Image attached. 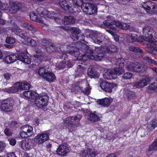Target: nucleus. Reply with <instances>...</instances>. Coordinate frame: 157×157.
Segmentation results:
<instances>
[{"instance_id": "f257e3e1", "label": "nucleus", "mask_w": 157, "mask_h": 157, "mask_svg": "<svg viewBox=\"0 0 157 157\" xmlns=\"http://www.w3.org/2000/svg\"><path fill=\"white\" fill-rule=\"evenodd\" d=\"M81 51L86 53L85 56H83V59L86 56L90 59L98 61L101 60L104 56V53L110 52H115L117 50L116 47L114 45H112L109 47L107 46H103L101 48L99 47H95L93 46H88L86 44L82 45Z\"/></svg>"}, {"instance_id": "f03ea898", "label": "nucleus", "mask_w": 157, "mask_h": 157, "mask_svg": "<svg viewBox=\"0 0 157 157\" xmlns=\"http://www.w3.org/2000/svg\"><path fill=\"white\" fill-rule=\"evenodd\" d=\"M113 19L112 16H108L107 17V20L103 22V24L105 26L109 28V29L106 30L110 34H113L114 33H117L118 31L117 27L123 30H126L129 28L132 31L135 30V26L131 27L129 24L121 22L119 21H115Z\"/></svg>"}, {"instance_id": "7ed1b4c3", "label": "nucleus", "mask_w": 157, "mask_h": 157, "mask_svg": "<svg viewBox=\"0 0 157 157\" xmlns=\"http://www.w3.org/2000/svg\"><path fill=\"white\" fill-rule=\"evenodd\" d=\"M82 117L81 115L78 114L75 116L68 117L64 119V122L68 124V128L70 132H72L75 127L78 126Z\"/></svg>"}, {"instance_id": "20e7f679", "label": "nucleus", "mask_w": 157, "mask_h": 157, "mask_svg": "<svg viewBox=\"0 0 157 157\" xmlns=\"http://www.w3.org/2000/svg\"><path fill=\"white\" fill-rule=\"evenodd\" d=\"M46 67H40V75L46 81L53 82L56 79L55 75L52 72H47L46 70Z\"/></svg>"}, {"instance_id": "39448f33", "label": "nucleus", "mask_w": 157, "mask_h": 157, "mask_svg": "<svg viewBox=\"0 0 157 157\" xmlns=\"http://www.w3.org/2000/svg\"><path fill=\"white\" fill-rule=\"evenodd\" d=\"M14 104V101L13 99H5L1 101L0 108L2 110L5 112H10L12 110Z\"/></svg>"}, {"instance_id": "423d86ee", "label": "nucleus", "mask_w": 157, "mask_h": 157, "mask_svg": "<svg viewBox=\"0 0 157 157\" xmlns=\"http://www.w3.org/2000/svg\"><path fill=\"white\" fill-rule=\"evenodd\" d=\"M81 8L84 12L89 15H93L97 13V7L90 3H83L81 5Z\"/></svg>"}, {"instance_id": "0eeeda50", "label": "nucleus", "mask_w": 157, "mask_h": 157, "mask_svg": "<svg viewBox=\"0 0 157 157\" xmlns=\"http://www.w3.org/2000/svg\"><path fill=\"white\" fill-rule=\"evenodd\" d=\"M90 37L95 43L99 45L104 44L105 41H107L105 36L101 33H93L90 35Z\"/></svg>"}, {"instance_id": "6e6552de", "label": "nucleus", "mask_w": 157, "mask_h": 157, "mask_svg": "<svg viewBox=\"0 0 157 157\" xmlns=\"http://www.w3.org/2000/svg\"><path fill=\"white\" fill-rule=\"evenodd\" d=\"M23 95L27 98L34 100L35 104L38 107H39V94L34 91H26Z\"/></svg>"}, {"instance_id": "1a4fd4ad", "label": "nucleus", "mask_w": 157, "mask_h": 157, "mask_svg": "<svg viewBox=\"0 0 157 157\" xmlns=\"http://www.w3.org/2000/svg\"><path fill=\"white\" fill-rule=\"evenodd\" d=\"M142 6L145 11L150 14L152 13L157 9V6L150 1L143 2L142 3Z\"/></svg>"}, {"instance_id": "9d476101", "label": "nucleus", "mask_w": 157, "mask_h": 157, "mask_svg": "<svg viewBox=\"0 0 157 157\" xmlns=\"http://www.w3.org/2000/svg\"><path fill=\"white\" fill-rule=\"evenodd\" d=\"M129 84H127L125 88L121 90V92L123 94V97L128 100H132L136 98L135 92L128 89V86Z\"/></svg>"}, {"instance_id": "9b49d317", "label": "nucleus", "mask_w": 157, "mask_h": 157, "mask_svg": "<svg viewBox=\"0 0 157 157\" xmlns=\"http://www.w3.org/2000/svg\"><path fill=\"white\" fill-rule=\"evenodd\" d=\"M147 41L150 43L146 48L147 52L153 55H157V48H156V44L154 42V41L150 38Z\"/></svg>"}, {"instance_id": "f8f14e48", "label": "nucleus", "mask_w": 157, "mask_h": 157, "mask_svg": "<svg viewBox=\"0 0 157 157\" xmlns=\"http://www.w3.org/2000/svg\"><path fill=\"white\" fill-rule=\"evenodd\" d=\"M22 148L25 150H28L31 149L33 145H36L34 144L33 140L31 139H27L23 140L20 142Z\"/></svg>"}, {"instance_id": "ddd939ff", "label": "nucleus", "mask_w": 157, "mask_h": 157, "mask_svg": "<svg viewBox=\"0 0 157 157\" xmlns=\"http://www.w3.org/2000/svg\"><path fill=\"white\" fill-rule=\"evenodd\" d=\"M69 151L70 150L67 144L59 145L56 150V152L58 155L63 156H66Z\"/></svg>"}, {"instance_id": "4468645a", "label": "nucleus", "mask_w": 157, "mask_h": 157, "mask_svg": "<svg viewBox=\"0 0 157 157\" xmlns=\"http://www.w3.org/2000/svg\"><path fill=\"white\" fill-rule=\"evenodd\" d=\"M100 86L103 90L108 92H111L113 88L116 87L117 85L114 83H109L107 82H102L101 83Z\"/></svg>"}, {"instance_id": "2eb2a0df", "label": "nucleus", "mask_w": 157, "mask_h": 157, "mask_svg": "<svg viewBox=\"0 0 157 157\" xmlns=\"http://www.w3.org/2000/svg\"><path fill=\"white\" fill-rule=\"evenodd\" d=\"M70 30L71 33V38L74 40H78L81 35L79 29L78 28H71Z\"/></svg>"}, {"instance_id": "dca6fc26", "label": "nucleus", "mask_w": 157, "mask_h": 157, "mask_svg": "<svg viewBox=\"0 0 157 157\" xmlns=\"http://www.w3.org/2000/svg\"><path fill=\"white\" fill-rule=\"evenodd\" d=\"M97 153L92 149H86L83 150L80 155V157H94Z\"/></svg>"}, {"instance_id": "f3484780", "label": "nucleus", "mask_w": 157, "mask_h": 157, "mask_svg": "<svg viewBox=\"0 0 157 157\" xmlns=\"http://www.w3.org/2000/svg\"><path fill=\"white\" fill-rule=\"evenodd\" d=\"M78 86L81 90H86V94L87 95L89 94V90H88L89 84L87 80L84 79L78 82Z\"/></svg>"}, {"instance_id": "a211bd4d", "label": "nucleus", "mask_w": 157, "mask_h": 157, "mask_svg": "<svg viewBox=\"0 0 157 157\" xmlns=\"http://www.w3.org/2000/svg\"><path fill=\"white\" fill-rule=\"evenodd\" d=\"M151 80V78L149 76H146L145 78L136 82L135 85L137 88L143 87L147 85Z\"/></svg>"}, {"instance_id": "6ab92c4d", "label": "nucleus", "mask_w": 157, "mask_h": 157, "mask_svg": "<svg viewBox=\"0 0 157 157\" xmlns=\"http://www.w3.org/2000/svg\"><path fill=\"white\" fill-rule=\"evenodd\" d=\"M24 4L22 3H16L12 6L9 10L10 13L13 14L17 13V11L24 7Z\"/></svg>"}, {"instance_id": "aec40b11", "label": "nucleus", "mask_w": 157, "mask_h": 157, "mask_svg": "<svg viewBox=\"0 0 157 157\" xmlns=\"http://www.w3.org/2000/svg\"><path fill=\"white\" fill-rule=\"evenodd\" d=\"M103 76L105 78L107 79H115L117 77V76L114 74L113 70L110 69L107 70L103 74Z\"/></svg>"}, {"instance_id": "412c9836", "label": "nucleus", "mask_w": 157, "mask_h": 157, "mask_svg": "<svg viewBox=\"0 0 157 157\" xmlns=\"http://www.w3.org/2000/svg\"><path fill=\"white\" fill-rule=\"evenodd\" d=\"M143 32L144 35L145 36H148V40L151 38L153 34L154 33V31L153 28L150 26H147L144 27L143 28Z\"/></svg>"}, {"instance_id": "4be33fe9", "label": "nucleus", "mask_w": 157, "mask_h": 157, "mask_svg": "<svg viewBox=\"0 0 157 157\" xmlns=\"http://www.w3.org/2000/svg\"><path fill=\"white\" fill-rule=\"evenodd\" d=\"M42 9H43L42 10L40 9V10L42 11L41 13V15H42L45 18L47 17L48 18H52L56 16L55 12H49L46 10L44 9L43 8H42Z\"/></svg>"}, {"instance_id": "5701e85b", "label": "nucleus", "mask_w": 157, "mask_h": 157, "mask_svg": "<svg viewBox=\"0 0 157 157\" xmlns=\"http://www.w3.org/2000/svg\"><path fill=\"white\" fill-rule=\"evenodd\" d=\"M135 66L134 69V72H140L141 71L146 70L147 66L138 62H135Z\"/></svg>"}, {"instance_id": "b1692460", "label": "nucleus", "mask_w": 157, "mask_h": 157, "mask_svg": "<svg viewBox=\"0 0 157 157\" xmlns=\"http://www.w3.org/2000/svg\"><path fill=\"white\" fill-rule=\"evenodd\" d=\"M48 99V95L45 93L44 96L42 95L41 97L40 96V106L41 105L42 108H44L47 106Z\"/></svg>"}, {"instance_id": "393cba45", "label": "nucleus", "mask_w": 157, "mask_h": 157, "mask_svg": "<svg viewBox=\"0 0 157 157\" xmlns=\"http://www.w3.org/2000/svg\"><path fill=\"white\" fill-rule=\"evenodd\" d=\"M157 150V139L153 142V143L149 145L148 150L147 152L148 155H151L154 151Z\"/></svg>"}, {"instance_id": "a878e982", "label": "nucleus", "mask_w": 157, "mask_h": 157, "mask_svg": "<svg viewBox=\"0 0 157 157\" xmlns=\"http://www.w3.org/2000/svg\"><path fill=\"white\" fill-rule=\"evenodd\" d=\"M113 100L108 98H106L99 100L98 103L100 105L107 106L109 105L112 102Z\"/></svg>"}, {"instance_id": "bb28decb", "label": "nucleus", "mask_w": 157, "mask_h": 157, "mask_svg": "<svg viewBox=\"0 0 157 157\" xmlns=\"http://www.w3.org/2000/svg\"><path fill=\"white\" fill-rule=\"evenodd\" d=\"M88 75L91 78H98L99 75L95 70L92 67H90L87 71Z\"/></svg>"}, {"instance_id": "cd10ccee", "label": "nucleus", "mask_w": 157, "mask_h": 157, "mask_svg": "<svg viewBox=\"0 0 157 157\" xmlns=\"http://www.w3.org/2000/svg\"><path fill=\"white\" fill-rule=\"evenodd\" d=\"M21 129L29 133V134L31 136L33 133V128L30 125H26L22 126L21 127Z\"/></svg>"}, {"instance_id": "c85d7f7f", "label": "nucleus", "mask_w": 157, "mask_h": 157, "mask_svg": "<svg viewBox=\"0 0 157 157\" xmlns=\"http://www.w3.org/2000/svg\"><path fill=\"white\" fill-rule=\"evenodd\" d=\"M150 131L148 130L147 126L145 125L139 128L138 132L141 137H143L147 135L148 132Z\"/></svg>"}, {"instance_id": "c756f323", "label": "nucleus", "mask_w": 157, "mask_h": 157, "mask_svg": "<svg viewBox=\"0 0 157 157\" xmlns=\"http://www.w3.org/2000/svg\"><path fill=\"white\" fill-rule=\"evenodd\" d=\"M146 125L148 130H152L157 127V120L156 119H153L150 122L149 124Z\"/></svg>"}, {"instance_id": "7c9ffc66", "label": "nucleus", "mask_w": 157, "mask_h": 157, "mask_svg": "<svg viewBox=\"0 0 157 157\" xmlns=\"http://www.w3.org/2000/svg\"><path fill=\"white\" fill-rule=\"evenodd\" d=\"M16 41V39L13 37H8L6 40V43L8 44L5 45V46L9 48H12L13 46V44H14Z\"/></svg>"}, {"instance_id": "2f4dec72", "label": "nucleus", "mask_w": 157, "mask_h": 157, "mask_svg": "<svg viewBox=\"0 0 157 157\" xmlns=\"http://www.w3.org/2000/svg\"><path fill=\"white\" fill-rule=\"evenodd\" d=\"M59 4L62 8L65 11H70L71 7L67 2L66 0H63L60 1Z\"/></svg>"}, {"instance_id": "473e14b6", "label": "nucleus", "mask_w": 157, "mask_h": 157, "mask_svg": "<svg viewBox=\"0 0 157 157\" xmlns=\"http://www.w3.org/2000/svg\"><path fill=\"white\" fill-rule=\"evenodd\" d=\"M63 24L66 25L73 24L75 23V19L71 16L65 17L63 20Z\"/></svg>"}, {"instance_id": "72a5a7b5", "label": "nucleus", "mask_w": 157, "mask_h": 157, "mask_svg": "<svg viewBox=\"0 0 157 157\" xmlns=\"http://www.w3.org/2000/svg\"><path fill=\"white\" fill-rule=\"evenodd\" d=\"M119 132V131L118 132L117 130L115 134H114L111 132L108 133L106 136V139L109 140H113L116 137H119L121 136H119L118 134Z\"/></svg>"}, {"instance_id": "f704fd0d", "label": "nucleus", "mask_w": 157, "mask_h": 157, "mask_svg": "<svg viewBox=\"0 0 157 157\" xmlns=\"http://www.w3.org/2000/svg\"><path fill=\"white\" fill-rule=\"evenodd\" d=\"M6 59L9 63H12L17 60L18 58H17L16 54H15L9 55L6 57Z\"/></svg>"}, {"instance_id": "c9c22d12", "label": "nucleus", "mask_w": 157, "mask_h": 157, "mask_svg": "<svg viewBox=\"0 0 157 157\" xmlns=\"http://www.w3.org/2000/svg\"><path fill=\"white\" fill-rule=\"evenodd\" d=\"M100 119L99 117L94 113H90L88 117L89 121L93 122L98 121Z\"/></svg>"}, {"instance_id": "e433bc0d", "label": "nucleus", "mask_w": 157, "mask_h": 157, "mask_svg": "<svg viewBox=\"0 0 157 157\" xmlns=\"http://www.w3.org/2000/svg\"><path fill=\"white\" fill-rule=\"evenodd\" d=\"M49 139L48 133L46 132H44L41 134H40V144L43 143L47 141Z\"/></svg>"}, {"instance_id": "4c0bfd02", "label": "nucleus", "mask_w": 157, "mask_h": 157, "mask_svg": "<svg viewBox=\"0 0 157 157\" xmlns=\"http://www.w3.org/2000/svg\"><path fill=\"white\" fill-rule=\"evenodd\" d=\"M23 26L28 29L32 31L33 32H36L37 29L36 27L33 26L27 22H24L23 23Z\"/></svg>"}, {"instance_id": "58836bf2", "label": "nucleus", "mask_w": 157, "mask_h": 157, "mask_svg": "<svg viewBox=\"0 0 157 157\" xmlns=\"http://www.w3.org/2000/svg\"><path fill=\"white\" fill-rule=\"evenodd\" d=\"M20 91L24 90H29L31 87V85L29 84L26 82H20Z\"/></svg>"}, {"instance_id": "ea45409f", "label": "nucleus", "mask_w": 157, "mask_h": 157, "mask_svg": "<svg viewBox=\"0 0 157 157\" xmlns=\"http://www.w3.org/2000/svg\"><path fill=\"white\" fill-rule=\"evenodd\" d=\"M12 31L13 32L17 35L21 36L23 35V31L18 27H13L12 28Z\"/></svg>"}, {"instance_id": "a19ab883", "label": "nucleus", "mask_w": 157, "mask_h": 157, "mask_svg": "<svg viewBox=\"0 0 157 157\" xmlns=\"http://www.w3.org/2000/svg\"><path fill=\"white\" fill-rule=\"evenodd\" d=\"M127 65L126 66V68L128 70L134 71V69L135 66V63H131L129 61H128L126 63Z\"/></svg>"}, {"instance_id": "79ce46f5", "label": "nucleus", "mask_w": 157, "mask_h": 157, "mask_svg": "<svg viewBox=\"0 0 157 157\" xmlns=\"http://www.w3.org/2000/svg\"><path fill=\"white\" fill-rule=\"evenodd\" d=\"M129 50L132 52H135L140 53L142 54L143 52L142 50L140 48L135 46H132L129 47Z\"/></svg>"}, {"instance_id": "37998d69", "label": "nucleus", "mask_w": 157, "mask_h": 157, "mask_svg": "<svg viewBox=\"0 0 157 157\" xmlns=\"http://www.w3.org/2000/svg\"><path fill=\"white\" fill-rule=\"evenodd\" d=\"M46 50L49 52H56L57 50V48L54 46L51 43V45L48 44L46 47Z\"/></svg>"}, {"instance_id": "c03bdc74", "label": "nucleus", "mask_w": 157, "mask_h": 157, "mask_svg": "<svg viewBox=\"0 0 157 157\" xmlns=\"http://www.w3.org/2000/svg\"><path fill=\"white\" fill-rule=\"evenodd\" d=\"M120 67L115 68L113 70L114 74L117 76L122 74L124 72V69L121 67Z\"/></svg>"}, {"instance_id": "a18cd8bd", "label": "nucleus", "mask_w": 157, "mask_h": 157, "mask_svg": "<svg viewBox=\"0 0 157 157\" xmlns=\"http://www.w3.org/2000/svg\"><path fill=\"white\" fill-rule=\"evenodd\" d=\"M84 68L81 65H79L76 72L75 75L77 76H81L82 74L84 72Z\"/></svg>"}, {"instance_id": "49530a36", "label": "nucleus", "mask_w": 157, "mask_h": 157, "mask_svg": "<svg viewBox=\"0 0 157 157\" xmlns=\"http://www.w3.org/2000/svg\"><path fill=\"white\" fill-rule=\"evenodd\" d=\"M30 19L32 20L37 22H39V19L37 15L34 13H31L30 15Z\"/></svg>"}, {"instance_id": "de8ad7c7", "label": "nucleus", "mask_w": 157, "mask_h": 157, "mask_svg": "<svg viewBox=\"0 0 157 157\" xmlns=\"http://www.w3.org/2000/svg\"><path fill=\"white\" fill-rule=\"evenodd\" d=\"M132 74L129 72H126L124 73L122 77L123 78L125 79H130L132 76Z\"/></svg>"}, {"instance_id": "09e8293b", "label": "nucleus", "mask_w": 157, "mask_h": 157, "mask_svg": "<svg viewBox=\"0 0 157 157\" xmlns=\"http://www.w3.org/2000/svg\"><path fill=\"white\" fill-rule=\"evenodd\" d=\"M20 136L22 138H27L31 136L29 134V133H27L21 130V131L20 132Z\"/></svg>"}, {"instance_id": "8fccbe9b", "label": "nucleus", "mask_w": 157, "mask_h": 157, "mask_svg": "<svg viewBox=\"0 0 157 157\" xmlns=\"http://www.w3.org/2000/svg\"><path fill=\"white\" fill-rule=\"evenodd\" d=\"M20 82H18L15 83L13 86H12L14 92H17L19 91H20Z\"/></svg>"}, {"instance_id": "3c124183", "label": "nucleus", "mask_w": 157, "mask_h": 157, "mask_svg": "<svg viewBox=\"0 0 157 157\" xmlns=\"http://www.w3.org/2000/svg\"><path fill=\"white\" fill-rule=\"evenodd\" d=\"M16 55L17 58H18V60L21 61L25 54L22 52H19L16 53Z\"/></svg>"}, {"instance_id": "603ef678", "label": "nucleus", "mask_w": 157, "mask_h": 157, "mask_svg": "<svg viewBox=\"0 0 157 157\" xmlns=\"http://www.w3.org/2000/svg\"><path fill=\"white\" fill-rule=\"evenodd\" d=\"M21 61L27 64H29L31 63L30 58L28 56L25 55L23 57V59H22Z\"/></svg>"}, {"instance_id": "864d4df0", "label": "nucleus", "mask_w": 157, "mask_h": 157, "mask_svg": "<svg viewBox=\"0 0 157 157\" xmlns=\"http://www.w3.org/2000/svg\"><path fill=\"white\" fill-rule=\"evenodd\" d=\"M148 88L150 90H155L157 89V83L155 82L152 83L148 86Z\"/></svg>"}, {"instance_id": "5fc2aeb1", "label": "nucleus", "mask_w": 157, "mask_h": 157, "mask_svg": "<svg viewBox=\"0 0 157 157\" xmlns=\"http://www.w3.org/2000/svg\"><path fill=\"white\" fill-rule=\"evenodd\" d=\"M117 62L120 67L124 66V61L123 58H120L117 59Z\"/></svg>"}, {"instance_id": "6e6d98bb", "label": "nucleus", "mask_w": 157, "mask_h": 157, "mask_svg": "<svg viewBox=\"0 0 157 157\" xmlns=\"http://www.w3.org/2000/svg\"><path fill=\"white\" fill-rule=\"evenodd\" d=\"M72 1L74 5L77 6H81L83 3L82 0H72Z\"/></svg>"}, {"instance_id": "4d7b16f0", "label": "nucleus", "mask_w": 157, "mask_h": 157, "mask_svg": "<svg viewBox=\"0 0 157 157\" xmlns=\"http://www.w3.org/2000/svg\"><path fill=\"white\" fill-rule=\"evenodd\" d=\"M39 54H38V55H34L33 59L34 60V62H35V64L37 66H38L39 65V63L38 62V61L39 60Z\"/></svg>"}, {"instance_id": "13d9d810", "label": "nucleus", "mask_w": 157, "mask_h": 157, "mask_svg": "<svg viewBox=\"0 0 157 157\" xmlns=\"http://www.w3.org/2000/svg\"><path fill=\"white\" fill-rule=\"evenodd\" d=\"M130 37L131 39L130 42H133L138 40L137 35L136 34H132Z\"/></svg>"}, {"instance_id": "bf43d9fd", "label": "nucleus", "mask_w": 157, "mask_h": 157, "mask_svg": "<svg viewBox=\"0 0 157 157\" xmlns=\"http://www.w3.org/2000/svg\"><path fill=\"white\" fill-rule=\"evenodd\" d=\"M41 44L42 45L45 46L46 48L48 44L51 45V42H50L49 41L45 39H44L41 41Z\"/></svg>"}, {"instance_id": "052dcab7", "label": "nucleus", "mask_w": 157, "mask_h": 157, "mask_svg": "<svg viewBox=\"0 0 157 157\" xmlns=\"http://www.w3.org/2000/svg\"><path fill=\"white\" fill-rule=\"evenodd\" d=\"M66 64L64 62H62L58 64V67L59 69H63L65 67Z\"/></svg>"}, {"instance_id": "680f3d73", "label": "nucleus", "mask_w": 157, "mask_h": 157, "mask_svg": "<svg viewBox=\"0 0 157 157\" xmlns=\"http://www.w3.org/2000/svg\"><path fill=\"white\" fill-rule=\"evenodd\" d=\"M4 132L6 135L8 136H11L12 134L11 130L9 128H6L4 130Z\"/></svg>"}, {"instance_id": "e2e57ef3", "label": "nucleus", "mask_w": 157, "mask_h": 157, "mask_svg": "<svg viewBox=\"0 0 157 157\" xmlns=\"http://www.w3.org/2000/svg\"><path fill=\"white\" fill-rule=\"evenodd\" d=\"M6 146V144L5 143L0 142V152L3 151Z\"/></svg>"}, {"instance_id": "0e129e2a", "label": "nucleus", "mask_w": 157, "mask_h": 157, "mask_svg": "<svg viewBox=\"0 0 157 157\" xmlns=\"http://www.w3.org/2000/svg\"><path fill=\"white\" fill-rule=\"evenodd\" d=\"M28 45L32 46H35L36 45V42L33 39H31L28 41Z\"/></svg>"}, {"instance_id": "69168bd1", "label": "nucleus", "mask_w": 157, "mask_h": 157, "mask_svg": "<svg viewBox=\"0 0 157 157\" xmlns=\"http://www.w3.org/2000/svg\"><path fill=\"white\" fill-rule=\"evenodd\" d=\"M34 144H35V143H36V144H37L38 146L39 145V135H37L35 137L34 139Z\"/></svg>"}, {"instance_id": "338daca9", "label": "nucleus", "mask_w": 157, "mask_h": 157, "mask_svg": "<svg viewBox=\"0 0 157 157\" xmlns=\"http://www.w3.org/2000/svg\"><path fill=\"white\" fill-rule=\"evenodd\" d=\"M5 92H7L8 93H13L14 91L13 90V88L12 86L9 87L8 88H5L4 90Z\"/></svg>"}, {"instance_id": "774afa93", "label": "nucleus", "mask_w": 157, "mask_h": 157, "mask_svg": "<svg viewBox=\"0 0 157 157\" xmlns=\"http://www.w3.org/2000/svg\"><path fill=\"white\" fill-rule=\"evenodd\" d=\"M8 141L10 144L11 145H14L16 144V141L14 139H10Z\"/></svg>"}]
</instances>
